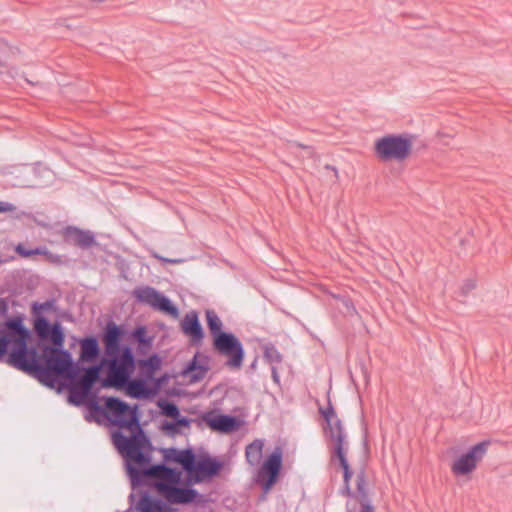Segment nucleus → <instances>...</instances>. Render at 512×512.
Segmentation results:
<instances>
[{"label": "nucleus", "instance_id": "34", "mask_svg": "<svg viewBox=\"0 0 512 512\" xmlns=\"http://www.w3.org/2000/svg\"><path fill=\"white\" fill-rule=\"evenodd\" d=\"M9 309L8 301L6 298H0V317L7 315Z\"/></svg>", "mask_w": 512, "mask_h": 512}, {"label": "nucleus", "instance_id": "35", "mask_svg": "<svg viewBox=\"0 0 512 512\" xmlns=\"http://www.w3.org/2000/svg\"><path fill=\"white\" fill-rule=\"evenodd\" d=\"M169 382V375L163 374L160 377H155L154 379L149 382V384H168Z\"/></svg>", "mask_w": 512, "mask_h": 512}, {"label": "nucleus", "instance_id": "31", "mask_svg": "<svg viewBox=\"0 0 512 512\" xmlns=\"http://www.w3.org/2000/svg\"><path fill=\"white\" fill-rule=\"evenodd\" d=\"M159 406L162 410L163 415L172 419H177L180 417L179 409L175 404L170 402H162L159 403Z\"/></svg>", "mask_w": 512, "mask_h": 512}, {"label": "nucleus", "instance_id": "33", "mask_svg": "<svg viewBox=\"0 0 512 512\" xmlns=\"http://www.w3.org/2000/svg\"><path fill=\"white\" fill-rule=\"evenodd\" d=\"M15 250L22 257H29L35 254L45 253V251L41 250L40 248H36L34 250H27L22 244H18Z\"/></svg>", "mask_w": 512, "mask_h": 512}, {"label": "nucleus", "instance_id": "12", "mask_svg": "<svg viewBox=\"0 0 512 512\" xmlns=\"http://www.w3.org/2000/svg\"><path fill=\"white\" fill-rule=\"evenodd\" d=\"M264 359L271 366V375L275 384H280L281 380L288 382L291 379L290 367L284 363L283 355L273 343H266L262 346Z\"/></svg>", "mask_w": 512, "mask_h": 512}, {"label": "nucleus", "instance_id": "4", "mask_svg": "<svg viewBox=\"0 0 512 512\" xmlns=\"http://www.w3.org/2000/svg\"><path fill=\"white\" fill-rule=\"evenodd\" d=\"M127 471L133 486L141 484L145 478L153 479V486L160 496L166 494L175 485H179L182 478V471L169 468L164 464L141 470L133 466L131 461H127Z\"/></svg>", "mask_w": 512, "mask_h": 512}, {"label": "nucleus", "instance_id": "24", "mask_svg": "<svg viewBox=\"0 0 512 512\" xmlns=\"http://www.w3.org/2000/svg\"><path fill=\"white\" fill-rule=\"evenodd\" d=\"M115 388H125L126 394L136 399H153L160 391L161 386H114Z\"/></svg>", "mask_w": 512, "mask_h": 512}, {"label": "nucleus", "instance_id": "19", "mask_svg": "<svg viewBox=\"0 0 512 512\" xmlns=\"http://www.w3.org/2000/svg\"><path fill=\"white\" fill-rule=\"evenodd\" d=\"M209 370V358L196 352L193 358L182 370V375L188 377L190 383L201 381Z\"/></svg>", "mask_w": 512, "mask_h": 512}, {"label": "nucleus", "instance_id": "15", "mask_svg": "<svg viewBox=\"0 0 512 512\" xmlns=\"http://www.w3.org/2000/svg\"><path fill=\"white\" fill-rule=\"evenodd\" d=\"M181 331L189 337L191 346L198 347L202 344L204 338V330L199 320L198 312L192 310L188 312L180 323Z\"/></svg>", "mask_w": 512, "mask_h": 512}, {"label": "nucleus", "instance_id": "29", "mask_svg": "<svg viewBox=\"0 0 512 512\" xmlns=\"http://www.w3.org/2000/svg\"><path fill=\"white\" fill-rule=\"evenodd\" d=\"M139 509L142 512H163L161 503L148 496H144L140 499Z\"/></svg>", "mask_w": 512, "mask_h": 512}, {"label": "nucleus", "instance_id": "27", "mask_svg": "<svg viewBox=\"0 0 512 512\" xmlns=\"http://www.w3.org/2000/svg\"><path fill=\"white\" fill-rule=\"evenodd\" d=\"M207 328L211 337H215L216 335L222 334L225 331L223 330L222 320L219 318L217 313L214 310H207L205 313Z\"/></svg>", "mask_w": 512, "mask_h": 512}, {"label": "nucleus", "instance_id": "3", "mask_svg": "<svg viewBox=\"0 0 512 512\" xmlns=\"http://www.w3.org/2000/svg\"><path fill=\"white\" fill-rule=\"evenodd\" d=\"M101 410L104 416L93 422L103 424L108 421L112 425L130 432V436H125L120 431L112 434L113 444L119 453L126 461L134 462L139 466L147 464L150 459L142 452L146 439L139 424L136 407L131 408L118 398L104 397Z\"/></svg>", "mask_w": 512, "mask_h": 512}, {"label": "nucleus", "instance_id": "41", "mask_svg": "<svg viewBox=\"0 0 512 512\" xmlns=\"http://www.w3.org/2000/svg\"><path fill=\"white\" fill-rule=\"evenodd\" d=\"M17 185H19V186H28V185H27L26 183H24V182H19V183H17Z\"/></svg>", "mask_w": 512, "mask_h": 512}, {"label": "nucleus", "instance_id": "7", "mask_svg": "<svg viewBox=\"0 0 512 512\" xmlns=\"http://www.w3.org/2000/svg\"><path fill=\"white\" fill-rule=\"evenodd\" d=\"M412 138L407 133L384 135L375 141L374 153L381 162H402L411 154Z\"/></svg>", "mask_w": 512, "mask_h": 512}, {"label": "nucleus", "instance_id": "22", "mask_svg": "<svg viewBox=\"0 0 512 512\" xmlns=\"http://www.w3.org/2000/svg\"><path fill=\"white\" fill-rule=\"evenodd\" d=\"M194 453L192 450H177L175 448L167 449L164 454V459L168 462H175L180 464L187 472L190 471L193 464Z\"/></svg>", "mask_w": 512, "mask_h": 512}, {"label": "nucleus", "instance_id": "17", "mask_svg": "<svg viewBox=\"0 0 512 512\" xmlns=\"http://www.w3.org/2000/svg\"><path fill=\"white\" fill-rule=\"evenodd\" d=\"M61 235L66 244L74 245L81 249H87L96 244L95 236L91 231L83 230L76 226L63 228Z\"/></svg>", "mask_w": 512, "mask_h": 512}, {"label": "nucleus", "instance_id": "6", "mask_svg": "<svg viewBox=\"0 0 512 512\" xmlns=\"http://www.w3.org/2000/svg\"><path fill=\"white\" fill-rule=\"evenodd\" d=\"M328 426V435L333 443L334 456L339 461V465L343 470L344 488L343 493L350 495L349 480L352 476V471L346 458V435L340 421L337 419L336 414L331 406L321 411Z\"/></svg>", "mask_w": 512, "mask_h": 512}, {"label": "nucleus", "instance_id": "5", "mask_svg": "<svg viewBox=\"0 0 512 512\" xmlns=\"http://www.w3.org/2000/svg\"><path fill=\"white\" fill-rule=\"evenodd\" d=\"M55 389L57 394L67 392L68 402L75 406H85L87 412L84 418L92 423L104 416L101 403L104 397L98 395L97 386H48Z\"/></svg>", "mask_w": 512, "mask_h": 512}, {"label": "nucleus", "instance_id": "28", "mask_svg": "<svg viewBox=\"0 0 512 512\" xmlns=\"http://www.w3.org/2000/svg\"><path fill=\"white\" fill-rule=\"evenodd\" d=\"M190 421L185 417H179L172 421H166L162 424V429L167 433L174 435L181 433V428H188Z\"/></svg>", "mask_w": 512, "mask_h": 512}, {"label": "nucleus", "instance_id": "43", "mask_svg": "<svg viewBox=\"0 0 512 512\" xmlns=\"http://www.w3.org/2000/svg\"><path fill=\"white\" fill-rule=\"evenodd\" d=\"M173 384L178 385V384H180V383L176 380V381H174V383H173Z\"/></svg>", "mask_w": 512, "mask_h": 512}, {"label": "nucleus", "instance_id": "38", "mask_svg": "<svg viewBox=\"0 0 512 512\" xmlns=\"http://www.w3.org/2000/svg\"><path fill=\"white\" fill-rule=\"evenodd\" d=\"M257 362H258V358L255 357L254 360L252 361V363L250 364V366L248 367L247 372L254 370L256 368Z\"/></svg>", "mask_w": 512, "mask_h": 512}, {"label": "nucleus", "instance_id": "42", "mask_svg": "<svg viewBox=\"0 0 512 512\" xmlns=\"http://www.w3.org/2000/svg\"><path fill=\"white\" fill-rule=\"evenodd\" d=\"M65 22H66V21L64 20V21H63V25H65L67 28H70V25L66 24Z\"/></svg>", "mask_w": 512, "mask_h": 512}, {"label": "nucleus", "instance_id": "37", "mask_svg": "<svg viewBox=\"0 0 512 512\" xmlns=\"http://www.w3.org/2000/svg\"><path fill=\"white\" fill-rule=\"evenodd\" d=\"M155 258H157L161 262L170 263V264H177V263L182 262V259H171V258H166V257L160 256V255H155Z\"/></svg>", "mask_w": 512, "mask_h": 512}, {"label": "nucleus", "instance_id": "2", "mask_svg": "<svg viewBox=\"0 0 512 512\" xmlns=\"http://www.w3.org/2000/svg\"><path fill=\"white\" fill-rule=\"evenodd\" d=\"M136 367V356L130 345L105 351L93 365L75 363L70 351L65 349L55 381H42V384H130Z\"/></svg>", "mask_w": 512, "mask_h": 512}, {"label": "nucleus", "instance_id": "25", "mask_svg": "<svg viewBox=\"0 0 512 512\" xmlns=\"http://www.w3.org/2000/svg\"><path fill=\"white\" fill-rule=\"evenodd\" d=\"M208 426L223 433H230L237 428V422L234 417L227 415H218L206 420Z\"/></svg>", "mask_w": 512, "mask_h": 512}, {"label": "nucleus", "instance_id": "18", "mask_svg": "<svg viewBox=\"0 0 512 512\" xmlns=\"http://www.w3.org/2000/svg\"><path fill=\"white\" fill-rule=\"evenodd\" d=\"M80 353L77 363H89L93 365L101 360V348L98 338L94 335H88L79 339Z\"/></svg>", "mask_w": 512, "mask_h": 512}, {"label": "nucleus", "instance_id": "30", "mask_svg": "<svg viewBox=\"0 0 512 512\" xmlns=\"http://www.w3.org/2000/svg\"><path fill=\"white\" fill-rule=\"evenodd\" d=\"M54 308H55V300L50 299L43 303H38V302L33 303L32 312L36 316V319H37V318L41 317L39 315L41 313H43L44 311H50V310H53Z\"/></svg>", "mask_w": 512, "mask_h": 512}, {"label": "nucleus", "instance_id": "9", "mask_svg": "<svg viewBox=\"0 0 512 512\" xmlns=\"http://www.w3.org/2000/svg\"><path fill=\"white\" fill-rule=\"evenodd\" d=\"M215 352L228 358L227 365L240 368L244 359V348L241 341L232 333L224 332L212 338Z\"/></svg>", "mask_w": 512, "mask_h": 512}, {"label": "nucleus", "instance_id": "23", "mask_svg": "<svg viewBox=\"0 0 512 512\" xmlns=\"http://www.w3.org/2000/svg\"><path fill=\"white\" fill-rule=\"evenodd\" d=\"M130 339L137 343V350L140 354H146L153 344V338L148 336L147 328L144 325L136 326L130 333Z\"/></svg>", "mask_w": 512, "mask_h": 512}, {"label": "nucleus", "instance_id": "14", "mask_svg": "<svg viewBox=\"0 0 512 512\" xmlns=\"http://www.w3.org/2000/svg\"><path fill=\"white\" fill-rule=\"evenodd\" d=\"M222 467L223 464L214 458L205 457L195 461L194 455L192 468L190 471H187V474L193 482L200 483L206 478H211L217 475Z\"/></svg>", "mask_w": 512, "mask_h": 512}, {"label": "nucleus", "instance_id": "20", "mask_svg": "<svg viewBox=\"0 0 512 512\" xmlns=\"http://www.w3.org/2000/svg\"><path fill=\"white\" fill-rule=\"evenodd\" d=\"M125 335L126 330L122 325H118L112 320L108 321L102 335L105 351L117 349L119 345H126L122 343Z\"/></svg>", "mask_w": 512, "mask_h": 512}, {"label": "nucleus", "instance_id": "8", "mask_svg": "<svg viewBox=\"0 0 512 512\" xmlns=\"http://www.w3.org/2000/svg\"><path fill=\"white\" fill-rule=\"evenodd\" d=\"M137 302L147 304L154 310L160 311L173 318L179 316L178 307L166 295L151 286H140L133 290Z\"/></svg>", "mask_w": 512, "mask_h": 512}, {"label": "nucleus", "instance_id": "44", "mask_svg": "<svg viewBox=\"0 0 512 512\" xmlns=\"http://www.w3.org/2000/svg\"><path fill=\"white\" fill-rule=\"evenodd\" d=\"M3 263V260L0 258V265Z\"/></svg>", "mask_w": 512, "mask_h": 512}, {"label": "nucleus", "instance_id": "10", "mask_svg": "<svg viewBox=\"0 0 512 512\" xmlns=\"http://www.w3.org/2000/svg\"><path fill=\"white\" fill-rule=\"evenodd\" d=\"M489 445V441H483L472 446L466 453L453 461L452 473L455 476L471 475L486 455Z\"/></svg>", "mask_w": 512, "mask_h": 512}, {"label": "nucleus", "instance_id": "39", "mask_svg": "<svg viewBox=\"0 0 512 512\" xmlns=\"http://www.w3.org/2000/svg\"><path fill=\"white\" fill-rule=\"evenodd\" d=\"M325 168L329 169V170H333L335 172V175L337 176V169L334 166L326 165Z\"/></svg>", "mask_w": 512, "mask_h": 512}, {"label": "nucleus", "instance_id": "32", "mask_svg": "<svg viewBox=\"0 0 512 512\" xmlns=\"http://www.w3.org/2000/svg\"><path fill=\"white\" fill-rule=\"evenodd\" d=\"M476 280L469 278L466 279L463 283V285L460 288V294L463 297H467L471 291H473L476 288Z\"/></svg>", "mask_w": 512, "mask_h": 512}, {"label": "nucleus", "instance_id": "13", "mask_svg": "<svg viewBox=\"0 0 512 512\" xmlns=\"http://www.w3.org/2000/svg\"><path fill=\"white\" fill-rule=\"evenodd\" d=\"M136 362L138 372L136 376L133 375L130 384H149L162 367V358L157 353H153L144 359L136 358Z\"/></svg>", "mask_w": 512, "mask_h": 512}, {"label": "nucleus", "instance_id": "1", "mask_svg": "<svg viewBox=\"0 0 512 512\" xmlns=\"http://www.w3.org/2000/svg\"><path fill=\"white\" fill-rule=\"evenodd\" d=\"M38 336L37 345L29 346L31 331L24 325L20 315L9 317L0 330V361H6L13 367L33 373L42 384L55 381L62 361L65 334L62 325L51 323L46 317L37 318L34 325Z\"/></svg>", "mask_w": 512, "mask_h": 512}, {"label": "nucleus", "instance_id": "26", "mask_svg": "<svg viewBox=\"0 0 512 512\" xmlns=\"http://www.w3.org/2000/svg\"><path fill=\"white\" fill-rule=\"evenodd\" d=\"M264 441L256 439L246 446L245 457L249 465L258 466L262 459Z\"/></svg>", "mask_w": 512, "mask_h": 512}, {"label": "nucleus", "instance_id": "16", "mask_svg": "<svg viewBox=\"0 0 512 512\" xmlns=\"http://www.w3.org/2000/svg\"><path fill=\"white\" fill-rule=\"evenodd\" d=\"M356 493L350 495L356 502H359L360 509L356 510V505L352 501L347 502V512H374V507L369 500V488L364 473L360 472L356 478Z\"/></svg>", "mask_w": 512, "mask_h": 512}, {"label": "nucleus", "instance_id": "11", "mask_svg": "<svg viewBox=\"0 0 512 512\" xmlns=\"http://www.w3.org/2000/svg\"><path fill=\"white\" fill-rule=\"evenodd\" d=\"M282 457V449L276 447L258 469L256 481L264 492L270 491L276 483L282 467Z\"/></svg>", "mask_w": 512, "mask_h": 512}, {"label": "nucleus", "instance_id": "21", "mask_svg": "<svg viewBox=\"0 0 512 512\" xmlns=\"http://www.w3.org/2000/svg\"><path fill=\"white\" fill-rule=\"evenodd\" d=\"M175 485L162 497L171 504H188L195 500L197 491L192 488H179Z\"/></svg>", "mask_w": 512, "mask_h": 512}, {"label": "nucleus", "instance_id": "36", "mask_svg": "<svg viewBox=\"0 0 512 512\" xmlns=\"http://www.w3.org/2000/svg\"><path fill=\"white\" fill-rule=\"evenodd\" d=\"M15 210V206L9 202L0 201V213L12 212Z\"/></svg>", "mask_w": 512, "mask_h": 512}, {"label": "nucleus", "instance_id": "40", "mask_svg": "<svg viewBox=\"0 0 512 512\" xmlns=\"http://www.w3.org/2000/svg\"><path fill=\"white\" fill-rule=\"evenodd\" d=\"M297 146H298V147H301V148H303V149L310 148L309 146H306V145L301 144V143H297Z\"/></svg>", "mask_w": 512, "mask_h": 512}]
</instances>
